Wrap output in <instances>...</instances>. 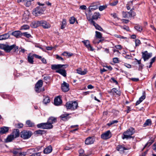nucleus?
Listing matches in <instances>:
<instances>
[{
    "instance_id": "nucleus-30",
    "label": "nucleus",
    "mask_w": 156,
    "mask_h": 156,
    "mask_svg": "<svg viewBox=\"0 0 156 156\" xmlns=\"http://www.w3.org/2000/svg\"><path fill=\"white\" fill-rule=\"evenodd\" d=\"M50 101V100L49 97H46L45 96H44V99L43 102L44 104L47 105L48 103H49Z\"/></svg>"
},
{
    "instance_id": "nucleus-4",
    "label": "nucleus",
    "mask_w": 156,
    "mask_h": 156,
    "mask_svg": "<svg viewBox=\"0 0 156 156\" xmlns=\"http://www.w3.org/2000/svg\"><path fill=\"white\" fill-rule=\"evenodd\" d=\"M32 135V132L29 131L24 130L21 132L20 133L21 137L24 139L30 138Z\"/></svg>"
},
{
    "instance_id": "nucleus-17",
    "label": "nucleus",
    "mask_w": 156,
    "mask_h": 156,
    "mask_svg": "<svg viewBox=\"0 0 156 156\" xmlns=\"http://www.w3.org/2000/svg\"><path fill=\"white\" fill-rule=\"evenodd\" d=\"M62 102V101L61 98L58 97L55 98L54 100V104L55 105H60Z\"/></svg>"
},
{
    "instance_id": "nucleus-51",
    "label": "nucleus",
    "mask_w": 156,
    "mask_h": 156,
    "mask_svg": "<svg viewBox=\"0 0 156 156\" xmlns=\"http://www.w3.org/2000/svg\"><path fill=\"white\" fill-rule=\"evenodd\" d=\"M107 6L106 5H102L99 6V9L100 11H102L106 8Z\"/></svg>"
},
{
    "instance_id": "nucleus-63",
    "label": "nucleus",
    "mask_w": 156,
    "mask_h": 156,
    "mask_svg": "<svg viewBox=\"0 0 156 156\" xmlns=\"http://www.w3.org/2000/svg\"><path fill=\"white\" fill-rule=\"evenodd\" d=\"M43 131L41 130H38L36 131L37 134H42L43 133Z\"/></svg>"
},
{
    "instance_id": "nucleus-56",
    "label": "nucleus",
    "mask_w": 156,
    "mask_h": 156,
    "mask_svg": "<svg viewBox=\"0 0 156 156\" xmlns=\"http://www.w3.org/2000/svg\"><path fill=\"white\" fill-rule=\"evenodd\" d=\"M118 2L117 1H115L113 2L110 3V5L111 6H115V5L118 3Z\"/></svg>"
},
{
    "instance_id": "nucleus-16",
    "label": "nucleus",
    "mask_w": 156,
    "mask_h": 156,
    "mask_svg": "<svg viewBox=\"0 0 156 156\" xmlns=\"http://www.w3.org/2000/svg\"><path fill=\"white\" fill-rule=\"evenodd\" d=\"M69 114L68 113L62 114L60 116V118L62 120L66 121L70 118V117L69 116Z\"/></svg>"
},
{
    "instance_id": "nucleus-50",
    "label": "nucleus",
    "mask_w": 156,
    "mask_h": 156,
    "mask_svg": "<svg viewBox=\"0 0 156 156\" xmlns=\"http://www.w3.org/2000/svg\"><path fill=\"white\" fill-rule=\"evenodd\" d=\"M41 153V151L37 153H35L33 154L30 156H40Z\"/></svg>"
},
{
    "instance_id": "nucleus-9",
    "label": "nucleus",
    "mask_w": 156,
    "mask_h": 156,
    "mask_svg": "<svg viewBox=\"0 0 156 156\" xmlns=\"http://www.w3.org/2000/svg\"><path fill=\"white\" fill-rule=\"evenodd\" d=\"M112 136V133L110 130H108L101 135V138L104 140H107Z\"/></svg>"
},
{
    "instance_id": "nucleus-20",
    "label": "nucleus",
    "mask_w": 156,
    "mask_h": 156,
    "mask_svg": "<svg viewBox=\"0 0 156 156\" xmlns=\"http://www.w3.org/2000/svg\"><path fill=\"white\" fill-rule=\"evenodd\" d=\"M52 150V149L51 146L49 145L44 149V154H48L51 152Z\"/></svg>"
},
{
    "instance_id": "nucleus-1",
    "label": "nucleus",
    "mask_w": 156,
    "mask_h": 156,
    "mask_svg": "<svg viewBox=\"0 0 156 156\" xmlns=\"http://www.w3.org/2000/svg\"><path fill=\"white\" fill-rule=\"evenodd\" d=\"M0 48L6 52H10L12 49H13L14 52L16 54H18L19 47L16 46L15 44L9 45L7 44H0Z\"/></svg>"
},
{
    "instance_id": "nucleus-42",
    "label": "nucleus",
    "mask_w": 156,
    "mask_h": 156,
    "mask_svg": "<svg viewBox=\"0 0 156 156\" xmlns=\"http://www.w3.org/2000/svg\"><path fill=\"white\" fill-rule=\"evenodd\" d=\"M27 152L29 154H32V153L36 152L35 149L34 148H30L27 150Z\"/></svg>"
},
{
    "instance_id": "nucleus-54",
    "label": "nucleus",
    "mask_w": 156,
    "mask_h": 156,
    "mask_svg": "<svg viewBox=\"0 0 156 156\" xmlns=\"http://www.w3.org/2000/svg\"><path fill=\"white\" fill-rule=\"evenodd\" d=\"M23 35L27 38H29L31 37V35L27 33V32L23 33Z\"/></svg>"
},
{
    "instance_id": "nucleus-24",
    "label": "nucleus",
    "mask_w": 156,
    "mask_h": 156,
    "mask_svg": "<svg viewBox=\"0 0 156 156\" xmlns=\"http://www.w3.org/2000/svg\"><path fill=\"white\" fill-rule=\"evenodd\" d=\"M15 138L13 136V135H12V134L9 135L5 140V142L8 143L12 141Z\"/></svg>"
},
{
    "instance_id": "nucleus-47",
    "label": "nucleus",
    "mask_w": 156,
    "mask_h": 156,
    "mask_svg": "<svg viewBox=\"0 0 156 156\" xmlns=\"http://www.w3.org/2000/svg\"><path fill=\"white\" fill-rule=\"evenodd\" d=\"M135 41L136 47L139 46L141 43L139 39L135 40Z\"/></svg>"
},
{
    "instance_id": "nucleus-15",
    "label": "nucleus",
    "mask_w": 156,
    "mask_h": 156,
    "mask_svg": "<svg viewBox=\"0 0 156 156\" xmlns=\"http://www.w3.org/2000/svg\"><path fill=\"white\" fill-rule=\"evenodd\" d=\"M91 24H92L94 26L96 29L101 31H103V30L101 27L95 23L93 20H91Z\"/></svg>"
},
{
    "instance_id": "nucleus-40",
    "label": "nucleus",
    "mask_w": 156,
    "mask_h": 156,
    "mask_svg": "<svg viewBox=\"0 0 156 156\" xmlns=\"http://www.w3.org/2000/svg\"><path fill=\"white\" fill-rule=\"evenodd\" d=\"M44 123H42L38 124L37 125V126L38 128L45 129Z\"/></svg>"
},
{
    "instance_id": "nucleus-23",
    "label": "nucleus",
    "mask_w": 156,
    "mask_h": 156,
    "mask_svg": "<svg viewBox=\"0 0 156 156\" xmlns=\"http://www.w3.org/2000/svg\"><path fill=\"white\" fill-rule=\"evenodd\" d=\"M109 93L111 94H114V93H115L119 95L121 94L120 92L118 91L116 88H113L112 89Z\"/></svg>"
},
{
    "instance_id": "nucleus-57",
    "label": "nucleus",
    "mask_w": 156,
    "mask_h": 156,
    "mask_svg": "<svg viewBox=\"0 0 156 156\" xmlns=\"http://www.w3.org/2000/svg\"><path fill=\"white\" fill-rule=\"evenodd\" d=\"M56 58L57 59H58L59 60H60L62 61H64V59H63V58H62V57L59 56L58 55H56Z\"/></svg>"
},
{
    "instance_id": "nucleus-18",
    "label": "nucleus",
    "mask_w": 156,
    "mask_h": 156,
    "mask_svg": "<svg viewBox=\"0 0 156 156\" xmlns=\"http://www.w3.org/2000/svg\"><path fill=\"white\" fill-rule=\"evenodd\" d=\"M20 133L19 130L17 129H14L12 133V135H13V136L15 138H17L19 136Z\"/></svg>"
},
{
    "instance_id": "nucleus-52",
    "label": "nucleus",
    "mask_w": 156,
    "mask_h": 156,
    "mask_svg": "<svg viewBox=\"0 0 156 156\" xmlns=\"http://www.w3.org/2000/svg\"><path fill=\"white\" fill-rule=\"evenodd\" d=\"M63 55H67L68 56H72L73 54L72 53H68L66 52H64L63 54Z\"/></svg>"
},
{
    "instance_id": "nucleus-31",
    "label": "nucleus",
    "mask_w": 156,
    "mask_h": 156,
    "mask_svg": "<svg viewBox=\"0 0 156 156\" xmlns=\"http://www.w3.org/2000/svg\"><path fill=\"white\" fill-rule=\"evenodd\" d=\"M116 149L118 151H122L127 149L125 147L122 145H118L116 147Z\"/></svg>"
},
{
    "instance_id": "nucleus-39",
    "label": "nucleus",
    "mask_w": 156,
    "mask_h": 156,
    "mask_svg": "<svg viewBox=\"0 0 156 156\" xmlns=\"http://www.w3.org/2000/svg\"><path fill=\"white\" fill-rule=\"evenodd\" d=\"M95 36L97 38L99 39H101L102 38V34L100 32L97 31H96L95 32Z\"/></svg>"
},
{
    "instance_id": "nucleus-36",
    "label": "nucleus",
    "mask_w": 156,
    "mask_h": 156,
    "mask_svg": "<svg viewBox=\"0 0 156 156\" xmlns=\"http://www.w3.org/2000/svg\"><path fill=\"white\" fill-rule=\"evenodd\" d=\"M66 25V19H64L62 22V25L61 27V29L64 28Z\"/></svg>"
},
{
    "instance_id": "nucleus-22",
    "label": "nucleus",
    "mask_w": 156,
    "mask_h": 156,
    "mask_svg": "<svg viewBox=\"0 0 156 156\" xmlns=\"http://www.w3.org/2000/svg\"><path fill=\"white\" fill-rule=\"evenodd\" d=\"M56 72L57 73H58L64 77H66V71L64 69H59L56 71Z\"/></svg>"
},
{
    "instance_id": "nucleus-35",
    "label": "nucleus",
    "mask_w": 156,
    "mask_h": 156,
    "mask_svg": "<svg viewBox=\"0 0 156 156\" xmlns=\"http://www.w3.org/2000/svg\"><path fill=\"white\" fill-rule=\"evenodd\" d=\"M26 124L27 126L32 127L34 126V124L30 120H28L26 122Z\"/></svg>"
},
{
    "instance_id": "nucleus-58",
    "label": "nucleus",
    "mask_w": 156,
    "mask_h": 156,
    "mask_svg": "<svg viewBox=\"0 0 156 156\" xmlns=\"http://www.w3.org/2000/svg\"><path fill=\"white\" fill-rule=\"evenodd\" d=\"M115 47L117 49L119 50H121L122 49V47L120 45H115Z\"/></svg>"
},
{
    "instance_id": "nucleus-41",
    "label": "nucleus",
    "mask_w": 156,
    "mask_h": 156,
    "mask_svg": "<svg viewBox=\"0 0 156 156\" xmlns=\"http://www.w3.org/2000/svg\"><path fill=\"white\" fill-rule=\"evenodd\" d=\"M98 7L96 5L90 6L89 7V12H91L92 11L97 9Z\"/></svg>"
},
{
    "instance_id": "nucleus-11",
    "label": "nucleus",
    "mask_w": 156,
    "mask_h": 156,
    "mask_svg": "<svg viewBox=\"0 0 156 156\" xmlns=\"http://www.w3.org/2000/svg\"><path fill=\"white\" fill-rule=\"evenodd\" d=\"M61 87L62 90L64 92H67L69 90V84L64 81L62 84Z\"/></svg>"
},
{
    "instance_id": "nucleus-43",
    "label": "nucleus",
    "mask_w": 156,
    "mask_h": 156,
    "mask_svg": "<svg viewBox=\"0 0 156 156\" xmlns=\"http://www.w3.org/2000/svg\"><path fill=\"white\" fill-rule=\"evenodd\" d=\"M134 27L136 30L137 31H139L140 32L142 30V27L140 26L137 25L135 26Z\"/></svg>"
},
{
    "instance_id": "nucleus-34",
    "label": "nucleus",
    "mask_w": 156,
    "mask_h": 156,
    "mask_svg": "<svg viewBox=\"0 0 156 156\" xmlns=\"http://www.w3.org/2000/svg\"><path fill=\"white\" fill-rule=\"evenodd\" d=\"M11 152L14 155L18 156L20 152V150L18 149H14L11 151Z\"/></svg>"
},
{
    "instance_id": "nucleus-59",
    "label": "nucleus",
    "mask_w": 156,
    "mask_h": 156,
    "mask_svg": "<svg viewBox=\"0 0 156 156\" xmlns=\"http://www.w3.org/2000/svg\"><path fill=\"white\" fill-rule=\"evenodd\" d=\"M111 15L113 16V17L115 19V18H117L118 20H119V18H118L117 17V14L115 13H113L111 14Z\"/></svg>"
},
{
    "instance_id": "nucleus-2",
    "label": "nucleus",
    "mask_w": 156,
    "mask_h": 156,
    "mask_svg": "<svg viewBox=\"0 0 156 156\" xmlns=\"http://www.w3.org/2000/svg\"><path fill=\"white\" fill-rule=\"evenodd\" d=\"M134 133L135 130L132 127H131L123 133V136H122V138L123 139H127L133 138L132 135Z\"/></svg>"
},
{
    "instance_id": "nucleus-46",
    "label": "nucleus",
    "mask_w": 156,
    "mask_h": 156,
    "mask_svg": "<svg viewBox=\"0 0 156 156\" xmlns=\"http://www.w3.org/2000/svg\"><path fill=\"white\" fill-rule=\"evenodd\" d=\"M118 122V121L117 120H113L110 122L109 123L107 124V125L108 126H110Z\"/></svg>"
},
{
    "instance_id": "nucleus-44",
    "label": "nucleus",
    "mask_w": 156,
    "mask_h": 156,
    "mask_svg": "<svg viewBox=\"0 0 156 156\" xmlns=\"http://www.w3.org/2000/svg\"><path fill=\"white\" fill-rule=\"evenodd\" d=\"M30 28L29 26L27 25H23L21 27V30H27L29 29Z\"/></svg>"
},
{
    "instance_id": "nucleus-61",
    "label": "nucleus",
    "mask_w": 156,
    "mask_h": 156,
    "mask_svg": "<svg viewBox=\"0 0 156 156\" xmlns=\"http://www.w3.org/2000/svg\"><path fill=\"white\" fill-rule=\"evenodd\" d=\"M145 98V96L144 95H143L141 96L139 99V100L142 102Z\"/></svg>"
},
{
    "instance_id": "nucleus-49",
    "label": "nucleus",
    "mask_w": 156,
    "mask_h": 156,
    "mask_svg": "<svg viewBox=\"0 0 156 156\" xmlns=\"http://www.w3.org/2000/svg\"><path fill=\"white\" fill-rule=\"evenodd\" d=\"M42 148V147L39 146L37 147L36 148H35V150L36 151V152H37V151H40V152H41V148Z\"/></svg>"
},
{
    "instance_id": "nucleus-33",
    "label": "nucleus",
    "mask_w": 156,
    "mask_h": 156,
    "mask_svg": "<svg viewBox=\"0 0 156 156\" xmlns=\"http://www.w3.org/2000/svg\"><path fill=\"white\" fill-rule=\"evenodd\" d=\"M44 124L45 129H50L53 128L52 125L48 123V121L47 122L44 123Z\"/></svg>"
},
{
    "instance_id": "nucleus-13",
    "label": "nucleus",
    "mask_w": 156,
    "mask_h": 156,
    "mask_svg": "<svg viewBox=\"0 0 156 156\" xmlns=\"http://www.w3.org/2000/svg\"><path fill=\"white\" fill-rule=\"evenodd\" d=\"M66 66L65 67H68V66L67 64L66 65H52L51 66V69L53 70H55L56 69H59L64 66Z\"/></svg>"
},
{
    "instance_id": "nucleus-62",
    "label": "nucleus",
    "mask_w": 156,
    "mask_h": 156,
    "mask_svg": "<svg viewBox=\"0 0 156 156\" xmlns=\"http://www.w3.org/2000/svg\"><path fill=\"white\" fill-rule=\"evenodd\" d=\"M113 62L115 63H117L118 62L119 60L117 58H113Z\"/></svg>"
},
{
    "instance_id": "nucleus-27",
    "label": "nucleus",
    "mask_w": 156,
    "mask_h": 156,
    "mask_svg": "<svg viewBox=\"0 0 156 156\" xmlns=\"http://www.w3.org/2000/svg\"><path fill=\"white\" fill-rule=\"evenodd\" d=\"M100 14L99 12H95L92 16L91 20H97L100 18Z\"/></svg>"
},
{
    "instance_id": "nucleus-6",
    "label": "nucleus",
    "mask_w": 156,
    "mask_h": 156,
    "mask_svg": "<svg viewBox=\"0 0 156 156\" xmlns=\"http://www.w3.org/2000/svg\"><path fill=\"white\" fill-rule=\"evenodd\" d=\"M44 10V8H42L40 6L37 7L34 10L33 12V14L36 16L42 14Z\"/></svg>"
},
{
    "instance_id": "nucleus-14",
    "label": "nucleus",
    "mask_w": 156,
    "mask_h": 156,
    "mask_svg": "<svg viewBox=\"0 0 156 156\" xmlns=\"http://www.w3.org/2000/svg\"><path fill=\"white\" fill-rule=\"evenodd\" d=\"M87 47L88 50L93 51L94 50V48L90 44V42L88 40H85L82 41Z\"/></svg>"
},
{
    "instance_id": "nucleus-45",
    "label": "nucleus",
    "mask_w": 156,
    "mask_h": 156,
    "mask_svg": "<svg viewBox=\"0 0 156 156\" xmlns=\"http://www.w3.org/2000/svg\"><path fill=\"white\" fill-rule=\"evenodd\" d=\"M75 20L76 19L74 17H71L69 19L70 23L71 24H73L75 21Z\"/></svg>"
},
{
    "instance_id": "nucleus-64",
    "label": "nucleus",
    "mask_w": 156,
    "mask_h": 156,
    "mask_svg": "<svg viewBox=\"0 0 156 156\" xmlns=\"http://www.w3.org/2000/svg\"><path fill=\"white\" fill-rule=\"evenodd\" d=\"M26 154L24 152L21 153L20 152L18 156H25Z\"/></svg>"
},
{
    "instance_id": "nucleus-12",
    "label": "nucleus",
    "mask_w": 156,
    "mask_h": 156,
    "mask_svg": "<svg viewBox=\"0 0 156 156\" xmlns=\"http://www.w3.org/2000/svg\"><path fill=\"white\" fill-rule=\"evenodd\" d=\"M95 139L93 137H89L85 140V143L86 144L89 145L94 143Z\"/></svg>"
},
{
    "instance_id": "nucleus-55",
    "label": "nucleus",
    "mask_w": 156,
    "mask_h": 156,
    "mask_svg": "<svg viewBox=\"0 0 156 156\" xmlns=\"http://www.w3.org/2000/svg\"><path fill=\"white\" fill-rule=\"evenodd\" d=\"M79 156H80V155H83V154L84 153V151L82 149H80L79 151Z\"/></svg>"
},
{
    "instance_id": "nucleus-8",
    "label": "nucleus",
    "mask_w": 156,
    "mask_h": 156,
    "mask_svg": "<svg viewBox=\"0 0 156 156\" xmlns=\"http://www.w3.org/2000/svg\"><path fill=\"white\" fill-rule=\"evenodd\" d=\"M142 58H143L144 61H146L151 58L152 55V53H148L147 51H146L144 52H142Z\"/></svg>"
},
{
    "instance_id": "nucleus-29",
    "label": "nucleus",
    "mask_w": 156,
    "mask_h": 156,
    "mask_svg": "<svg viewBox=\"0 0 156 156\" xmlns=\"http://www.w3.org/2000/svg\"><path fill=\"white\" fill-rule=\"evenodd\" d=\"M156 57H155L153 58L151 60V61L149 63H147V67L150 68L152 66V65L153 63L155 62V60Z\"/></svg>"
},
{
    "instance_id": "nucleus-25",
    "label": "nucleus",
    "mask_w": 156,
    "mask_h": 156,
    "mask_svg": "<svg viewBox=\"0 0 156 156\" xmlns=\"http://www.w3.org/2000/svg\"><path fill=\"white\" fill-rule=\"evenodd\" d=\"M48 123H50L51 125L52 124L56 122L57 121V119L56 118L53 117H50L48 120Z\"/></svg>"
},
{
    "instance_id": "nucleus-60",
    "label": "nucleus",
    "mask_w": 156,
    "mask_h": 156,
    "mask_svg": "<svg viewBox=\"0 0 156 156\" xmlns=\"http://www.w3.org/2000/svg\"><path fill=\"white\" fill-rule=\"evenodd\" d=\"M80 9L82 10H85L87 9V7L85 5H82L80 6Z\"/></svg>"
},
{
    "instance_id": "nucleus-32",
    "label": "nucleus",
    "mask_w": 156,
    "mask_h": 156,
    "mask_svg": "<svg viewBox=\"0 0 156 156\" xmlns=\"http://www.w3.org/2000/svg\"><path fill=\"white\" fill-rule=\"evenodd\" d=\"M34 0H23L24 4L27 7H29L31 4V2Z\"/></svg>"
},
{
    "instance_id": "nucleus-7",
    "label": "nucleus",
    "mask_w": 156,
    "mask_h": 156,
    "mask_svg": "<svg viewBox=\"0 0 156 156\" xmlns=\"http://www.w3.org/2000/svg\"><path fill=\"white\" fill-rule=\"evenodd\" d=\"M122 14L123 17L124 18L132 17L135 16L136 15L135 12L131 10L129 12H123Z\"/></svg>"
},
{
    "instance_id": "nucleus-10",
    "label": "nucleus",
    "mask_w": 156,
    "mask_h": 156,
    "mask_svg": "<svg viewBox=\"0 0 156 156\" xmlns=\"http://www.w3.org/2000/svg\"><path fill=\"white\" fill-rule=\"evenodd\" d=\"M43 85V81L42 80H39L36 83L35 86V90L37 93L40 92L41 90H39V89Z\"/></svg>"
},
{
    "instance_id": "nucleus-21",
    "label": "nucleus",
    "mask_w": 156,
    "mask_h": 156,
    "mask_svg": "<svg viewBox=\"0 0 156 156\" xmlns=\"http://www.w3.org/2000/svg\"><path fill=\"white\" fill-rule=\"evenodd\" d=\"M12 35L17 38L22 35V34L20 31H15L12 33Z\"/></svg>"
},
{
    "instance_id": "nucleus-28",
    "label": "nucleus",
    "mask_w": 156,
    "mask_h": 156,
    "mask_svg": "<svg viewBox=\"0 0 156 156\" xmlns=\"http://www.w3.org/2000/svg\"><path fill=\"white\" fill-rule=\"evenodd\" d=\"M34 57L33 55H29L28 56L27 59L28 62L31 64H33L34 63Z\"/></svg>"
},
{
    "instance_id": "nucleus-26",
    "label": "nucleus",
    "mask_w": 156,
    "mask_h": 156,
    "mask_svg": "<svg viewBox=\"0 0 156 156\" xmlns=\"http://www.w3.org/2000/svg\"><path fill=\"white\" fill-rule=\"evenodd\" d=\"M9 37V35L8 33H6L0 35V40L7 39Z\"/></svg>"
},
{
    "instance_id": "nucleus-53",
    "label": "nucleus",
    "mask_w": 156,
    "mask_h": 156,
    "mask_svg": "<svg viewBox=\"0 0 156 156\" xmlns=\"http://www.w3.org/2000/svg\"><path fill=\"white\" fill-rule=\"evenodd\" d=\"M16 127L19 128H20L23 127V124L21 123H19L16 125Z\"/></svg>"
},
{
    "instance_id": "nucleus-5",
    "label": "nucleus",
    "mask_w": 156,
    "mask_h": 156,
    "mask_svg": "<svg viewBox=\"0 0 156 156\" xmlns=\"http://www.w3.org/2000/svg\"><path fill=\"white\" fill-rule=\"evenodd\" d=\"M36 26H42L44 28L48 29L50 27V24L45 21L41 20L36 22Z\"/></svg>"
},
{
    "instance_id": "nucleus-19",
    "label": "nucleus",
    "mask_w": 156,
    "mask_h": 156,
    "mask_svg": "<svg viewBox=\"0 0 156 156\" xmlns=\"http://www.w3.org/2000/svg\"><path fill=\"white\" fill-rule=\"evenodd\" d=\"M9 129V128L7 127L4 126L1 128L0 130V134H3L5 133L8 132Z\"/></svg>"
},
{
    "instance_id": "nucleus-48",
    "label": "nucleus",
    "mask_w": 156,
    "mask_h": 156,
    "mask_svg": "<svg viewBox=\"0 0 156 156\" xmlns=\"http://www.w3.org/2000/svg\"><path fill=\"white\" fill-rule=\"evenodd\" d=\"M97 39H94L93 41V43L94 44L96 43H99L100 42L104 40V39H101L100 40H99L98 41H97Z\"/></svg>"
},
{
    "instance_id": "nucleus-3",
    "label": "nucleus",
    "mask_w": 156,
    "mask_h": 156,
    "mask_svg": "<svg viewBox=\"0 0 156 156\" xmlns=\"http://www.w3.org/2000/svg\"><path fill=\"white\" fill-rule=\"evenodd\" d=\"M65 106L67 109L74 110L78 107V104L77 102L76 101H69L66 102Z\"/></svg>"
},
{
    "instance_id": "nucleus-38",
    "label": "nucleus",
    "mask_w": 156,
    "mask_h": 156,
    "mask_svg": "<svg viewBox=\"0 0 156 156\" xmlns=\"http://www.w3.org/2000/svg\"><path fill=\"white\" fill-rule=\"evenodd\" d=\"M77 73L81 75H85L87 73V71L86 70L82 71L80 69H77Z\"/></svg>"
},
{
    "instance_id": "nucleus-37",
    "label": "nucleus",
    "mask_w": 156,
    "mask_h": 156,
    "mask_svg": "<svg viewBox=\"0 0 156 156\" xmlns=\"http://www.w3.org/2000/svg\"><path fill=\"white\" fill-rule=\"evenodd\" d=\"M151 119H147L144 124V126H147L151 125Z\"/></svg>"
}]
</instances>
